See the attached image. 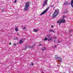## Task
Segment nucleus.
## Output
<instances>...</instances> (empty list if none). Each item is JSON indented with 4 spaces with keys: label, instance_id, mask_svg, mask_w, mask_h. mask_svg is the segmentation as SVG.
<instances>
[{
    "label": "nucleus",
    "instance_id": "nucleus-5",
    "mask_svg": "<svg viewBox=\"0 0 73 73\" xmlns=\"http://www.w3.org/2000/svg\"><path fill=\"white\" fill-rule=\"evenodd\" d=\"M49 9V7H48L44 11H43L40 14V15H44V14H45L46 12H47L48 10Z\"/></svg>",
    "mask_w": 73,
    "mask_h": 73
},
{
    "label": "nucleus",
    "instance_id": "nucleus-21",
    "mask_svg": "<svg viewBox=\"0 0 73 73\" xmlns=\"http://www.w3.org/2000/svg\"><path fill=\"white\" fill-rule=\"evenodd\" d=\"M51 28H54V26L53 25H52L51 26Z\"/></svg>",
    "mask_w": 73,
    "mask_h": 73
},
{
    "label": "nucleus",
    "instance_id": "nucleus-19",
    "mask_svg": "<svg viewBox=\"0 0 73 73\" xmlns=\"http://www.w3.org/2000/svg\"><path fill=\"white\" fill-rule=\"evenodd\" d=\"M26 28V27H25L24 28H23V30H24V29H25Z\"/></svg>",
    "mask_w": 73,
    "mask_h": 73
},
{
    "label": "nucleus",
    "instance_id": "nucleus-24",
    "mask_svg": "<svg viewBox=\"0 0 73 73\" xmlns=\"http://www.w3.org/2000/svg\"><path fill=\"white\" fill-rule=\"evenodd\" d=\"M13 45L14 46H16V44H14Z\"/></svg>",
    "mask_w": 73,
    "mask_h": 73
},
{
    "label": "nucleus",
    "instance_id": "nucleus-17",
    "mask_svg": "<svg viewBox=\"0 0 73 73\" xmlns=\"http://www.w3.org/2000/svg\"><path fill=\"white\" fill-rule=\"evenodd\" d=\"M57 39V37H54V39Z\"/></svg>",
    "mask_w": 73,
    "mask_h": 73
},
{
    "label": "nucleus",
    "instance_id": "nucleus-29",
    "mask_svg": "<svg viewBox=\"0 0 73 73\" xmlns=\"http://www.w3.org/2000/svg\"><path fill=\"white\" fill-rule=\"evenodd\" d=\"M58 43H60V41H58Z\"/></svg>",
    "mask_w": 73,
    "mask_h": 73
},
{
    "label": "nucleus",
    "instance_id": "nucleus-15",
    "mask_svg": "<svg viewBox=\"0 0 73 73\" xmlns=\"http://www.w3.org/2000/svg\"><path fill=\"white\" fill-rule=\"evenodd\" d=\"M23 40H20V41H19V44H21V43H23Z\"/></svg>",
    "mask_w": 73,
    "mask_h": 73
},
{
    "label": "nucleus",
    "instance_id": "nucleus-18",
    "mask_svg": "<svg viewBox=\"0 0 73 73\" xmlns=\"http://www.w3.org/2000/svg\"><path fill=\"white\" fill-rule=\"evenodd\" d=\"M53 5H50V7H53Z\"/></svg>",
    "mask_w": 73,
    "mask_h": 73
},
{
    "label": "nucleus",
    "instance_id": "nucleus-12",
    "mask_svg": "<svg viewBox=\"0 0 73 73\" xmlns=\"http://www.w3.org/2000/svg\"><path fill=\"white\" fill-rule=\"evenodd\" d=\"M34 31V32H38V30L37 29H34L33 30Z\"/></svg>",
    "mask_w": 73,
    "mask_h": 73
},
{
    "label": "nucleus",
    "instance_id": "nucleus-11",
    "mask_svg": "<svg viewBox=\"0 0 73 73\" xmlns=\"http://www.w3.org/2000/svg\"><path fill=\"white\" fill-rule=\"evenodd\" d=\"M49 32H53V33H54V31L50 29L49 30Z\"/></svg>",
    "mask_w": 73,
    "mask_h": 73
},
{
    "label": "nucleus",
    "instance_id": "nucleus-3",
    "mask_svg": "<svg viewBox=\"0 0 73 73\" xmlns=\"http://www.w3.org/2000/svg\"><path fill=\"white\" fill-rule=\"evenodd\" d=\"M29 7V2H28L25 4V5L24 9V11H27Z\"/></svg>",
    "mask_w": 73,
    "mask_h": 73
},
{
    "label": "nucleus",
    "instance_id": "nucleus-6",
    "mask_svg": "<svg viewBox=\"0 0 73 73\" xmlns=\"http://www.w3.org/2000/svg\"><path fill=\"white\" fill-rule=\"evenodd\" d=\"M33 48V46H26L25 48H24L23 49L24 50H25L26 49H27V48H30V49H32Z\"/></svg>",
    "mask_w": 73,
    "mask_h": 73
},
{
    "label": "nucleus",
    "instance_id": "nucleus-7",
    "mask_svg": "<svg viewBox=\"0 0 73 73\" xmlns=\"http://www.w3.org/2000/svg\"><path fill=\"white\" fill-rule=\"evenodd\" d=\"M48 0H46V1H44V3L43 5V6H45L46 4H47V2H48Z\"/></svg>",
    "mask_w": 73,
    "mask_h": 73
},
{
    "label": "nucleus",
    "instance_id": "nucleus-30",
    "mask_svg": "<svg viewBox=\"0 0 73 73\" xmlns=\"http://www.w3.org/2000/svg\"><path fill=\"white\" fill-rule=\"evenodd\" d=\"M54 42H56V41H55V40H54Z\"/></svg>",
    "mask_w": 73,
    "mask_h": 73
},
{
    "label": "nucleus",
    "instance_id": "nucleus-8",
    "mask_svg": "<svg viewBox=\"0 0 73 73\" xmlns=\"http://www.w3.org/2000/svg\"><path fill=\"white\" fill-rule=\"evenodd\" d=\"M57 23H59V24H61V23H62L61 19H60L58 21Z\"/></svg>",
    "mask_w": 73,
    "mask_h": 73
},
{
    "label": "nucleus",
    "instance_id": "nucleus-35",
    "mask_svg": "<svg viewBox=\"0 0 73 73\" xmlns=\"http://www.w3.org/2000/svg\"><path fill=\"white\" fill-rule=\"evenodd\" d=\"M35 45V46H36V45Z\"/></svg>",
    "mask_w": 73,
    "mask_h": 73
},
{
    "label": "nucleus",
    "instance_id": "nucleus-34",
    "mask_svg": "<svg viewBox=\"0 0 73 73\" xmlns=\"http://www.w3.org/2000/svg\"><path fill=\"white\" fill-rule=\"evenodd\" d=\"M70 31L71 32V31Z\"/></svg>",
    "mask_w": 73,
    "mask_h": 73
},
{
    "label": "nucleus",
    "instance_id": "nucleus-14",
    "mask_svg": "<svg viewBox=\"0 0 73 73\" xmlns=\"http://www.w3.org/2000/svg\"><path fill=\"white\" fill-rule=\"evenodd\" d=\"M46 47H44L42 49V50L43 51L44 50H46Z\"/></svg>",
    "mask_w": 73,
    "mask_h": 73
},
{
    "label": "nucleus",
    "instance_id": "nucleus-9",
    "mask_svg": "<svg viewBox=\"0 0 73 73\" xmlns=\"http://www.w3.org/2000/svg\"><path fill=\"white\" fill-rule=\"evenodd\" d=\"M61 22L62 23H65V20L64 19H63L62 20V19H61Z\"/></svg>",
    "mask_w": 73,
    "mask_h": 73
},
{
    "label": "nucleus",
    "instance_id": "nucleus-16",
    "mask_svg": "<svg viewBox=\"0 0 73 73\" xmlns=\"http://www.w3.org/2000/svg\"><path fill=\"white\" fill-rule=\"evenodd\" d=\"M14 40H18V38L17 37H14Z\"/></svg>",
    "mask_w": 73,
    "mask_h": 73
},
{
    "label": "nucleus",
    "instance_id": "nucleus-1",
    "mask_svg": "<svg viewBox=\"0 0 73 73\" xmlns=\"http://www.w3.org/2000/svg\"><path fill=\"white\" fill-rule=\"evenodd\" d=\"M59 12V10L58 9H56L55 10L54 13L52 15L53 18H54L55 17H56L58 15V12Z\"/></svg>",
    "mask_w": 73,
    "mask_h": 73
},
{
    "label": "nucleus",
    "instance_id": "nucleus-25",
    "mask_svg": "<svg viewBox=\"0 0 73 73\" xmlns=\"http://www.w3.org/2000/svg\"><path fill=\"white\" fill-rule=\"evenodd\" d=\"M41 71L42 72V73H44L42 71V70H41Z\"/></svg>",
    "mask_w": 73,
    "mask_h": 73
},
{
    "label": "nucleus",
    "instance_id": "nucleus-20",
    "mask_svg": "<svg viewBox=\"0 0 73 73\" xmlns=\"http://www.w3.org/2000/svg\"><path fill=\"white\" fill-rule=\"evenodd\" d=\"M64 18H65V16H63V17L62 18V19H64Z\"/></svg>",
    "mask_w": 73,
    "mask_h": 73
},
{
    "label": "nucleus",
    "instance_id": "nucleus-2",
    "mask_svg": "<svg viewBox=\"0 0 73 73\" xmlns=\"http://www.w3.org/2000/svg\"><path fill=\"white\" fill-rule=\"evenodd\" d=\"M46 37H48V39L46 37L44 40V41L48 40V41H52V37L51 35H47L46 36Z\"/></svg>",
    "mask_w": 73,
    "mask_h": 73
},
{
    "label": "nucleus",
    "instance_id": "nucleus-10",
    "mask_svg": "<svg viewBox=\"0 0 73 73\" xmlns=\"http://www.w3.org/2000/svg\"><path fill=\"white\" fill-rule=\"evenodd\" d=\"M64 5H69V4L68 3V2L66 1H65L64 3Z\"/></svg>",
    "mask_w": 73,
    "mask_h": 73
},
{
    "label": "nucleus",
    "instance_id": "nucleus-22",
    "mask_svg": "<svg viewBox=\"0 0 73 73\" xmlns=\"http://www.w3.org/2000/svg\"><path fill=\"white\" fill-rule=\"evenodd\" d=\"M57 46V45H55L54 47V48H56V47Z\"/></svg>",
    "mask_w": 73,
    "mask_h": 73
},
{
    "label": "nucleus",
    "instance_id": "nucleus-31",
    "mask_svg": "<svg viewBox=\"0 0 73 73\" xmlns=\"http://www.w3.org/2000/svg\"><path fill=\"white\" fill-rule=\"evenodd\" d=\"M66 13H68V11H67V12H66Z\"/></svg>",
    "mask_w": 73,
    "mask_h": 73
},
{
    "label": "nucleus",
    "instance_id": "nucleus-32",
    "mask_svg": "<svg viewBox=\"0 0 73 73\" xmlns=\"http://www.w3.org/2000/svg\"><path fill=\"white\" fill-rule=\"evenodd\" d=\"M18 35H19V33H18Z\"/></svg>",
    "mask_w": 73,
    "mask_h": 73
},
{
    "label": "nucleus",
    "instance_id": "nucleus-28",
    "mask_svg": "<svg viewBox=\"0 0 73 73\" xmlns=\"http://www.w3.org/2000/svg\"><path fill=\"white\" fill-rule=\"evenodd\" d=\"M41 44H39V46H41Z\"/></svg>",
    "mask_w": 73,
    "mask_h": 73
},
{
    "label": "nucleus",
    "instance_id": "nucleus-23",
    "mask_svg": "<svg viewBox=\"0 0 73 73\" xmlns=\"http://www.w3.org/2000/svg\"><path fill=\"white\" fill-rule=\"evenodd\" d=\"M17 1V0H15L14 2V3H16V1Z\"/></svg>",
    "mask_w": 73,
    "mask_h": 73
},
{
    "label": "nucleus",
    "instance_id": "nucleus-26",
    "mask_svg": "<svg viewBox=\"0 0 73 73\" xmlns=\"http://www.w3.org/2000/svg\"><path fill=\"white\" fill-rule=\"evenodd\" d=\"M9 45H11V42H10L9 43Z\"/></svg>",
    "mask_w": 73,
    "mask_h": 73
},
{
    "label": "nucleus",
    "instance_id": "nucleus-13",
    "mask_svg": "<svg viewBox=\"0 0 73 73\" xmlns=\"http://www.w3.org/2000/svg\"><path fill=\"white\" fill-rule=\"evenodd\" d=\"M15 30L16 31H18V28L16 26L15 27Z\"/></svg>",
    "mask_w": 73,
    "mask_h": 73
},
{
    "label": "nucleus",
    "instance_id": "nucleus-33",
    "mask_svg": "<svg viewBox=\"0 0 73 73\" xmlns=\"http://www.w3.org/2000/svg\"><path fill=\"white\" fill-rule=\"evenodd\" d=\"M33 45H34V44Z\"/></svg>",
    "mask_w": 73,
    "mask_h": 73
},
{
    "label": "nucleus",
    "instance_id": "nucleus-4",
    "mask_svg": "<svg viewBox=\"0 0 73 73\" xmlns=\"http://www.w3.org/2000/svg\"><path fill=\"white\" fill-rule=\"evenodd\" d=\"M54 58L56 59L58 61L60 62H62V58L61 57H58L57 55H55L54 57Z\"/></svg>",
    "mask_w": 73,
    "mask_h": 73
},
{
    "label": "nucleus",
    "instance_id": "nucleus-27",
    "mask_svg": "<svg viewBox=\"0 0 73 73\" xmlns=\"http://www.w3.org/2000/svg\"><path fill=\"white\" fill-rule=\"evenodd\" d=\"M31 65H33V63H32V64Z\"/></svg>",
    "mask_w": 73,
    "mask_h": 73
}]
</instances>
